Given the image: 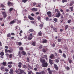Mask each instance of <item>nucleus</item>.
I'll return each mask as SVG.
<instances>
[{
    "instance_id": "f257e3e1",
    "label": "nucleus",
    "mask_w": 74,
    "mask_h": 74,
    "mask_svg": "<svg viewBox=\"0 0 74 74\" xmlns=\"http://www.w3.org/2000/svg\"><path fill=\"white\" fill-rule=\"evenodd\" d=\"M40 62H42V66L43 67H47L48 66V63L47 62H45V59H42V58H40Z\"/></svg>"
},
{
    "instance_id": "f03ea898",
    "label": "nucleus",
    "mask_w": 74,
    "mask_h": 74,
    "mask_svg": "<svg viewBox=\"0 0 74 74\" xmlns=\"http://www.w3.org/2000/svg\"><path fill=\"white\" fill-rule=\"evenodd\" d=\"M33 37L34 36H33L32 34H30L29 36L28 37L27 39L28 40H31L32 39Z\"/></svg>"
},
{
    "instance_id": "7ed1b4c3",
    "label": "nucleus",
    "mask_w": 74,
    "mask_h": 74,
    "mask_svg": "<svg viewBox=\"0 0 74 74\" xmlns=\"http://www.w3.org/2000/svg\"><path fill=\"white\" fill-rule=\"evenodd\" d=\"M47 14L48 15L49 17H51L52 16V13L50 11L47 12Z\"/></svg>"
},
{
    "instance_id": "20e7f679",
    "label": "nucleus",
    "mask_w": 74,
    "mask_h": 74,
    "mask_svg": "<svg viewBox=\"0 0 74 74\" xmlns=\"http://www.w3.org/2000/svg\"><path fill=\"white\" fill-rule=\"evenodd\" d=\"M49 58L50 59H55V55L53 54H52L49 56Z\"/></svg>"
},
{
    "instance_id": "39448f33",
    "label": "nucleus",
    "mask_w": 74,
    "mask_h": 74,
    "mask_svg": "<svg viewBox=\"0 0 74 74\" xmlns=\"http://www.w3.org/2000/svg\"><path fill=\"white\" fill-rule=\"evenodd\" d=\"M3 15V16L4 18H5L7 17V13L5 12H3L2 13Z\"/></svg>"
},
{
    "instance_id": "423d86ee",
    "label": "nucleus",
    "mask_w": 74,
    "mask_h": 74,
    "mask_svg": "<svg viewBox=\"0 0 74 74\" xmlns=\"http://www.w3.org/2000/svg\"><path fill=\"white\" fill-rule=\"evenodd\" d=\"M10 74H14V70L12 69H11L9 71Z\"/></svg>"
},
{
    "instance_id": "0eeeda50",
    "label": "nucleus",
    "mask_w": 74,
    "mask_h": 74,
    "mask_svg": "<svg viewBox=\"0 0 74 74\" xmlns=\"http://www.w3.org/2000/svg\"><path fill=\"white\" fill-rule=\"evenodd\" d=\"M38 34L39 36H42V32L40 31L38 32Z\"/></svg>"
},
{
    "instance_id": "6e6552de",
    "label": "nucleus",
    "mask_w": 74,
    "mask_h": 74,
    "mask_svg": "<svg viewBox=\"0 0 74 74\" xmlns=\"http://www.w3.org/2000/svg\"><path fill=\"white\" fill-rule=\"evenodd\" d=\"M28 18L30 20H34V18L33 17L31 16L30 15L28 16Z\"/></svg>"
},
{
    "instance_id": "1a4fd4ad",
    "label": "nucleus",
    "mask_w": 74,
    "mask_h": 74,
    "mask_svg": "<svg viewBox=\"0 0 74 74\" xmlns=\"http://www.w3.org/2000/svg\"><path fill=\"white\" fill-rule=\"evenodd\" d=\"M54 68H55L56 70H58L59 69V67L57 66V65L56 64H54Z\"/></svg>"
},
{
    "instance_id": "9d476101",
    "label": "nucleus",
    "mask_w": 74,
    "mask_h": 74,
    "mask_svg": "<svg viewBox=\"0 0 74 74\" xmlns=\"http://www.w3.org/2000/svg\"><path fill=\"white\" fill-rule=\"evenodd\" d=\"M22 64L21 62H19L18 64V66L19 68H21L22 67Z\"/></svg>"
},
{
    "instance_id": "9b49d317",
    "label": "nucleus",
    "mask_w": 74,
    "mask_h": 74,
    "mask_svg": "<svg viewBox=\"0 0 74 74\" xmlns=\"http://www.w3.org/2000/svg\"><path fill=\"white\" fill-rule=\"evenodd\" d=\"M12 3L11 2L9 1L8 3V6L10 7V6H11V5H12Z\"/></svg>"
},
{
    "instance_id": "f8f14e48",
    "label": "nucleus",
    "mask_w": 74,
    "mask_h": 74,
    "mask_svg": "<svg viewBox=\"0 0 74 74\" xmlns=\"http://www.w3.org/2000/svg\"><path fill=\"white\" fill-rule=\"evenodd\" d=\"M53 60L51 59H49V62L50 64H53Z\"/></svg>"
},
{
    "instance_id": "ddd939ff",
    "label": "nucleus",
    "mask_w": 74,
    "mask_h": 74,
    "mask_svg": "<svg viewBox=\"0 0 74 74\" xmlns=\"http://www.w3.org/2000/svg\"><path fill=\"white\" fill-rule=\"evenodd\" d=\"M16 21V20H15V21L14 20H13L12 21H11V22L9 23V24L10 25H11V24H12L13 23H15V22H16L15 21Z\"/></svg>"
},
{
    "instance_id": "4468645a",
    "label": "nucleus",
    "mask_w": 74,
    "mask_h": 74,
    "mask_svg": "<svg viewBox=\"0 0 74 74\" xmlns=\"http://www.w3.org/2000/svg\"><path fill=\"white\" fill-rule=\"evenodd\" d=\"M18 71H20V72L21 73H23L24 71H25L23 70H21L19 68L18 69Z\"/></svg>"
},
{
    "instance_id": "2eb2a0df",
    "label": "nucleus",
    "mask_w": 74,
    "mask_h": 74,
    "mask_svg": "<svg viewBox=\"0 0 74 74\" xmlns=\"http://www.w3.org/2000/svg\"><path fill=\"white\" fill-rule=\"evenodd\" d=\"M10 49L11 50H8V52L9 53H12V51H14V49H12V48H10Z\"/></svg>"
},
{
    "instance_id": "dca6fc26",
    "label": "nucleus",
    "mask_w": 74,
    "mask_h": 74,
    "mask_svg": "<svg viewBox=\"0 0 74 74\" xmlns=\"http://www.w3.org/2000/svg\"><path fill=\"white\" fill-rule=\"evenodd\" d=\"M26 54V53L24 51H23L21 52V54L23 55H25Z\"/></svg>"
},
{
    "instance_id": "f3484780",
    "label": "nucleus",
    "mask_w": 74,
    "mask_h": 74,
    "mask_svg": "<svg viewBox=\"0 0 74 74\" xmlns=\"http://www.w3.org/2000/svg\"><path fill=\"white\" fill-rule=\"evenodd\" d=\"M60 15H61L60 13V12H59L56 14V17H57L58 18L60 16Z\"/></svg>"
},
{
    "instance_id": "a211bd4d",
    "label": "nucleus",
    "mask_w": 74,
    "mask_h": 74,
    "mask_svg": "<svg viewBox=\"0 0 74 74\" xmlns=\"http://www.w3.org/2000/svg\"><path fill=\"white\" fill-rule=\"evenodd\" d=\"M21 51H18V56L20 57V58H21L22 56V55H21Z\"/></svg>"
},
{
    "instance_id": "6ab92c4d",
    "label": "nucleus",
    "mask_w": 74,
    "mask_h": 74,
    "mask_svg": "<svg viewBox=\"0 0 74 74\" xmlns=\"http://www.w3.org/2000/svg\"><path fill=\"white\" fill-rule=\"evenodd\" d=\"M68 60L69 63L71 64L72 63V60L70 59V58H68Z\"/></svg>"
},
{
    "instance_id": "aec40b11",
    "label": "nucleus",
    "mask_w": 74,
    "mask_h": 74,
    "mask_svg": "<svg viewBox=\"0 0 74 74\" xmlns=\"http://www.w3.org/2000/svg\"><path fill=\"white\" fill-rule=\"evenodd\" d=\"M29 31L30 32H34V30L33 29H30L29 30Z\"/></svg>"
},
{
    "instance_id": "412c9836",
    "label": "nucleus",
    "mask_w": 74,
    "mask_h": 74,
    "mask_svg": "<svg viewBox=\"0 0 74 74\" xmlns=\"http://www.w3.org/2000/svg\"><path fill=\"white\" fill-rule=\"evenodd\" d=\"M4 55V52H1L0 53V55H1V56H3Z\"/></svg>"
},
{
    "instance_id": "4be33fe9",
    "label": "nucleus",
    "mask_w": 74,
    "mask_h": 74,
    "mask_svg": "<svg viewBox=\"0 0 74 74\" xmlns=\"http://www.w3.org/2000/svg\"><path fill=\"white\" fill-rule=\"evenodd\" d=\"M36 42L34 41L32 43V44L33 46H36Z\"/></svg>"
},
{
    "instance_id": "5701e85b",
    "label": "nucleus",
    "mask_w": 74,
    "mask_h": 74,
    "mask_svg": "<svg viewBox=\"0 0 74 74\" xmlns=\"http://www.w3.org/2000/svg\"><path fill=\"white\" fill-rule=\"evenodd\" d=\"M39 49H41L42 48V45H40L39 47H38Z\"/></svg>"
},
{
    "instance_id": "b1692460",
    "label": "nucleus",
    "mask_w": 74,
    "mask_h": 74,
    "mask_svg": "<svg viewBox=\"0 0 74 74\" xmlns=\"http://www.w3.org/2000/svg\"><path fill=\"white\" fill-rule=\"evenodd\" d=\"M7 37H11V34L10 33H9L8 34H7Z\"/></svg>"
},
{
    "instance_id": "393cba45",
    "label": "nucleus",
    "mask_w": 74,
    "mask_h": 74,
    "mask_svg": "<svg viewBox=\"0 0 74 74\" xmlns=\"http://www.w3.org/2000/svg\"><path fill=\"white\" fill-rule=\"evenodd\" d=\"M47 40H46V39H45V40H43L42 41V43H47Z\"/></svg>"
},
{
    "instance_id": "a878e982",
    "label": "nucleus",
    "mask_w": 74,
    "mask_h": 74,
    "mask_svg": "<svg viewBox=\"0 0 74 74\" xmlns=\"http://www.w3.org/2000/svg\"><path fill=\"white\" fill-rule=\"evenodd\" d=\"M65 27V30H67V29H68V27H69V25H66Z\"/></svg>"
},
{
    "instance_id": "bb28decb",
    "label": "nucleus",
    "mask_w": 74,
    "mask_h": 74,
    "mask_svg": "<svg viewBox=\"0 0 74 74\" xmlns=\"http://www.w3.org/2000/svg\"><path fill=\"white\" fill-rule=\"evenodd\" d=\"M32 11H37V9L35 8H33L31 9Z\"/></svg>"
},
{
    "instance_id": "cd10ccee",
    "label": "nucleus",
    "mask_w": 74,
    "mask_h": 74,
    "mask_svg": "<svg viewBox=\"0 0 74 74\" xmlns=\"http://www.w3.org/2000/svg\"><path fill=\"white\" fill-rule=\"evenodd\" d=\"M7 64V62H3L2 63V65H3V66H6Z\"/></svg>"
},
{
    "instance_id": "c85d7f7f",
    "label": "nucleus",
    "mask_w": 74,
    "mask_h": 74,
    "mask_svg": "<svg viewBox=\"0 0 74 74\" xmlns=\"http://www.w3.org/2000/svg\"><path fill=\"white\" fill-rule=\"evenodd\" d=\"M13 63L12 62H10L8 63V65L10 64V65H11Z\"/></svg>"
},
{
    "instance_id": "c756f323",
    "label": "nucleus",
    "mask_w": 74,
    "mask_h": 74,
    "mask_svg": "<svg viewBox=\"0 0 74 74\" xmlns=\"http://www.w3.org/2000/svg\"><path fill=\"white\" fill-rule=\"evenodd\" d=\"M28 66L29 67V68H30V69H32V70H33V67H31V66H30V65L29 64H28Z\"/></svg>"
},
{
    "instance_id": "7c9ffc66",
    "label": "nucleus",
    "mask_w": 74,
    "mask_h": 74,
    "mask_svg": "<svg viewBox=\"0 0 74 74\" xmlns=\"http://www.w3.org/2000/svg\"><path fill=\"white\" fill-rule=\"evenodd\" d=\"M22 3H26L27 1V0H22Z\"/></svg>"
},
{
    "instance_id": "2f4dec72",
    "label": "nucleus",
    "mask_w": 74,
    "mask_h": 74,
    "mask_svg": "<svg viewBox=\"0 0 74 74\" xmlns=\"http://www.w3.org/2000/svg\"><path fill=\"white\" fill-rule=\"evenodd\" d=\"M13 10V8H10V9H9L10 12H11V11H12Z\"/></svg>"
},
{
    "instance_id": "473e14b6",
    "label": "nucleus",
    "mask_w": 74,
    "mask_h": 74,
    "mask_svg": "<svg viewBox=\"0 0 74 74\" xmlns=\"http://www.w3.org/2000/svg\"><path fill=\"white\" fill-rule=\"evenodd\" d=\"M53 21H54V22H58V19L56 18H54Z\"/></svg>"
},
{
    "instance_id": "72a5a7b5",
    "label": "nucleus",
    "mask_w": 74,
    "mask_h": 74,
    "mask_svg": "<svg viewBox=\"0 0 74 74\" xmlns=\"http://www.w3.org/2000/svg\"><path fill=\"white\" fill-rule=\"evenodd\" d=\"M4 70H5V71L6 72H8V71H9V70L8 69H7L6 68H5V69Z\"/></svg>"
},
{
    "instance_id": "f704fd0d",
    "label": "nucleus",
    "mask_w": 74,
    "mask_h": 74,
    "mask_svg": "<svg viewBox=\"0 0 74 74\" xmlns=\"http://www.w3.org/2000/svg\"><path fill=\"white\" fill-rule=\"evenodd\" d=\"M63 56L64 58H66V54L64 53H63Z\"/></svg>"
},
{
    "instance_id": "c9c22d12",
    "label": "nucleus",
    "mask_w": 74,
    "mask_h": 74,
    "mask_svg": "<svg viewBox=\"0 0 74 74\" xmlns=\"http://www.w3.org/2000/svg\"><path fill=\"white\" fill-rule=\"evenodd\" d=\"M42 51L44 53H45V52H47V51H46V50L45 49H42Z\"/></svg>"
},
{
    "instance_id": "e433bc0d",
    "label": "nucleus",
    "mask_w": 74,
    "mask_h": 74,
    "mask_svg": "<svg viewBox=\"0 0 74 74\" xmlns=\"http://www.w3.org/2000/svg\"><path fill=\"white\" fill-rule=\"evenodd\" d=\"M61 41H62V39L61 38H58V41L59 42H60Z\"/></svg>"
},
{
    "instance_id": "4c0bfd02",
    "label": "nucleus",
    "mask_w": 74,
    "mask_h": 74,
    "mask_svg": "<svg viewBox=\"0 0 74 74\" xmlns=\"http://www.w3.org/2000/svg\"><path fill=\"white\" fill-rule=\"evenodd\" d=\"M55 12H57L58 13L60 12V11H59V10H58V9H55Z\"/></svg>"
},
{
    "instance_id": "58836bf2",
    "label": "nucleus",
    "mask_w": 74,
    "mask_h": 74,
    "mask_svg": "<svg viewBox=\"0 0 74 74\" xmlns=\"http://www.w3.org/2000/svg\"><path fill=\"white\" fill-rule=\"evenodd\" d=\"M17 45L19 46H21V45H22V43L21 42H18Z\"/></svg>"
},
{
    "instance_id": "ea45409f",
    "label": "nucleus",
    "mask_w": 74,
    "mask_h": 74,
    "mask_svg": "<svg viewBox=\"0 0 74 74\" xmlns=\"http://www.w3.org/2000/svg\"><path fill=\"white\" fill-rule=\"evenodd\" d=\"M19 50H21V51H23V47H21L19 48Z\"/></svg>"
},
{
    "instance_id": "a19ab883",
    "label": "nucleus",
    "mask_w": 74,
    "mask_h": 74,
    "mask_svg": "<svg viewBox=\"0 0 74 74\" xmlns=\"http://www.w3.org/2000/svg\"><path fill=\"white\" fill-rule=\"evenodd\" d=\"M67 0H62V2L63 3H65V2H67Z\"/></svg>"
},
{
    "instance_id": "79ce46f5",
    "label": "nucleus",
    "mask_w": 74,
    "mask_h": 74,
    "mask_svg": "<svg viewBox=\"0 0 74 74\" xmlns=\"http://www.w3.org/2000/svg\"><path fill=\"white\" fill-rule=\"evenodd\" d=\"M69 9H71V11H73V6L70 7L69 8Z\"/></svg>"
},
{
    "instance_id": "37998d69",
    "label": "nucleus",
    "mask_w": 74,
    "mask_h": 74,
    "mask_svg": "<svg viewBox=\"0 0 74 74\" xmlns=\"http://www.w3.org/2000/svg\"><path fill=\"white\" fill-rule=\"evenodd\" d=\"M54 29L55 32H58V28H54Z\"/></svg>"
},
{
    "instance_id": "c03bdc74",
    "label": "nucleus",
    "mask_w": 74,
    "mask_h": 74,
    "mask_svg": "<svg viewBox=\"0 0 74 74\" xmlns=\"http://www.w3.org/2000/svg\"><path fill=\"white\" fill-rule=\"evenodd\" d=\"M71 19H69L67 23H71Z\"/></svg>"
},
{
    "instance_id": "a18cd8bd",
    "label": "nucleus",
    "mask_w": 74,
    "mask_h": 74,
    "mask_svg": "<svg viewBox=\"0 0 74 74\" xmlns=\"http://www.w3.org/2000/svg\"><path fill=\"white\" fill-rule=\"evenodd\" d=\"M54 54L55 55V56H56V57H57V56H58V53H57L56 52H55Z\"/></svg>"
},
{
    "instance_id": "49530a36",
    "label": "nucleus",
    "mask_w": 74,
    "mask_h": 74,
    "mask_svg": "<svg viewBox=\"0 0 74 74\" xmlns=\"http://www.w3.org/2000/svg\"><path fill=\"white\" fill-rule=\"evenodd\" d=\"M8 67L9 68H11L12 67V65H8Z\"/></svg>"
},
{
    "instance_id": "de8ad7c7",
    "label": "nucleus",
    "mask_w": 74,
    "mask_h": 74,
    "mask_svg": "<svg viewBox=\"0 0 74 74\" xmlns=\"http://www.w3.org/2000/svg\"><path fill=\"white\" fill-rule=\"evenodd\" d=\"M31 23H32V24H34L35 23H36V22H35V21H31Z\"/></svg>"
},
{
    "instance_id": "09e8293b",
    "label": "nucleus",
    "mask_w": 74,
    "mask_h": 74,
    "mask_svg": "<svg viewBox=\"0 0 74 74\" xmlns=\"http://www.w3.org/2000/svg\"><path fill=\"white\" fill-rule=\"evenodd\" d=\"M55 62L56 63H59V60L58 59H56V60Z\"/></svg>"
},
{
    "instance_id": "8fccbe9b",
    "label": "nucleus",
    "mask_w": 74,
    "mask_h": 74,
    "mask_svg": "<svg viewBox=\"0 0 74 74\" xmlns=\"http://www.w3.org/2000/svg\"><path fill=\"white\" fill-rule=\"evenodd\" d=\"M1 7H2V8H4V5L3 4H1Z\"/></svg>"
},
{
    "instance_id": "3c124183",
    "label": "nucleus",
    "mask_w": 74,
    "mask_h": 74,
    "mask_svg": "<svg viewBox=\"0 0 74 74\" xmlns=\"http://www.w3.org/2000/svg\"><path fill=\"white\" fill-rule=\"evenodd\" d=\"M12 54H10L9 55V58H12Z\"/></svg>"
},
{
    "instance_id": "603ef678",
    "label": "nucleus",
    "mask_w": 74,
    "mask_h": 74,
    "mask_svg": "<svg viewBox=\"0 0 74 74\" xmlns=\"http://www.w3.org/2000/svg\"><path fill=\"white\" fill-rule=\"evenodd\" d=\"M36 4V3L34 2L33 3L32 5L33 6H35V5Z\"/></svg>"
},
{
    "instance_id": "864d4df0",
    "label": "nucleus",
    "mask_w": 74,
    "mask_h": 74,
    "mask_svg": "<svg viewBox=\"0 0 74 74\" xmlns=\"http://www.w3.org/2000/svg\"><path fill=\"white\" fill-rule=\"evenodd\" d=\"M49 73L50 74H52V71H49Z\"/></svg>"
},
{
    "instance_id": "5fc2aeb1",
    "label": "nucleus",
    "mask_w": 74,
    "mask_h": 74,
    "mask_svg": "<svg viewBox=\"0 0 74 74\" xmlns=\"http://www.w3.org/2000/svg\"><path fill=\"white\" fill-rule=\"evenodd\" d=\"M5 53H8V50H7V49H5Z\"/></svg>"
},
{
    "instance_id": "6e6d98bb",
    "label": "nucleus",
    "mask_w": 74,
    "mask_h": 74,
    "mask_svg": "<svg viewBox=\"0 0 74 74\" xmlns=\"http://www.w3.org/2000/svg\"><path fill=\"white\" fill-rule=\"evenodd\" d=\"M59 53H62V50H61V49H59Z\"/></svg>"
},
{
    "instance_id": "4d7b16f0",
    "label": "nucleus",
    "mask_w": 74,
    "mask_h": 74,
    "mask_svg": "<svg viewBox=\"0 0 74 74\" xmlns=\"http://www.w3.org/2000/svg\"><path fill=\"white\" fill-rule=\"evenodd\" d=\"M23 68H24V69H26V66L25 64H24L23 66Z\"/></svg>"
},
{
    "instance_id": "13d9d810",
    "label": "nucleus",
    "mask_w": 74,
    "mask_h": 74,
    "mask_svg": "<svg viewBox=\"0 0 74 74\" xmlns=\"http://www.w3.org/2000/svg\"><path fill=\"white\" fill-rule=\"evenodd\" d=\"M27 60L28 62H29V61H30V60L29 59V58H27Z\"/></svg>"
},
{
    "instance_id": "bf43d9fd",
    "label": "nucleus",
    "mask_w": 74,
    "mask_h": 74,
    "mask_svg": "<svg viewBox=\"0 0 74 74\" xmlns=\"http://www.w3.org/2000/svg\"><path fill=\"white\" fill-rule=\"evenodd\" d=\"M41 74H45V72H44V71H42L41 72H40Z\"/></svg>"
},
{
    "instance_id": "052dcab7",
    "label": "nucleus",
    "mask_w": 74,
    "mask_h": 74,
    "mask_svg": "<svg viewBox=\"0 0 74 74\" xmlns=\"http://www.w3.org/2000/svg\"><path fill=\"white\" fill-rule=\"evenodd\" d=\"M66 69L67 70H68L70 69V67L69 66H67L66 68Z\"/></svg>"
},
{
    "instance_id": "680f3d73",
    "label": "nucleus",
    "mask_w": 74,
    "mask_h": 74,
    "mask_svg": "<svg viewBox=\"0 0 74 74\" xmlns=\"http://www.w3.org/2000/svg\"><path fill=\"white\" fill-rule=\"evenodd\" d=\"M39 26H40V27H43V25L42 24H41L39 25Z\"/></svg>"
},
{
    "instance_id": "e2e57ef3",
    "label": "nucleus",
    "mask_w": 74,
    "mask_h": 74,
    "mask_svg": "<svg viewBox=\"0 0 74 74\" xmlns=\"http://www.w3.org/2000/svg\"><path fill=\"white\" fill-rule=\"evenodd\" d=\"M11 34L12 36H15V33H12Z\"/></svg>"
},
{
    "instance_id": "0e129e2a",
    "label": "nucleus",
    "mask_w": 74,
    "mask_h": 74,
    "mask_svg": "<svg viewBox=\"0 0 74 74\" xmlns=\"http://www.w3.org/2000/svg\"><path fill=\"white\" fill-rule=\"evenodd\" d=\"M32 71H29L28 74H32Z\"/></svg>"
},
{
    "instance_id": "69168bd1",
    "label": "nucleus",
    "mask_w": 74,
    "mask_h": 74,
    "mask_svg": "<svg viewBox=\"0 0 74 74\" xmlns=\"http://www.w3.org/2000/svg\"><path fill=\"white\" fill-rule=\"evenodd\" d=\"M52 47H55V44L54 43H53L52 45Z\"/></svg>"
},
{
    "instance_id": "338daca9",
    "label": "nucleus",
    "mask_w": 74,
    "mask_h": 74,
    "mask_svg": "<svg viewBox=\"0 0 74 74\" xmlns=\"http://www.w3.org/2000/svg\"><path fill=\"white\" fill-rule=\"evenodd\" d=\"M37 19L38 20H40L41 18H40V16H38L37 17Z\"/></svg>"
},
{
    "instance_id": "774afa93",
    "label": "nucleus",
    "mask_w": 74,
    "mask_h": 74,
    "mask_svg": "<svg viewBox=\"0 0 74 74\" xmlns=\"http://www.w3.org/2000/svg\"><path fill=\"white\" fill-rule=\"evenodd\" d=\"M36 74H41V73L40 72H36Z\"/></svg>"
}]
</instances>
